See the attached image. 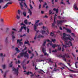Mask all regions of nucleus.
I'll return each instance as SVG.
<instances>
[{"label": "nucleus", "instance_id": "423d86ee", "mask_svg": "<svg viewBox=\"0 0 78 78\" xmlns=\"http://www.w3.org/2000/svg\"><path fill=\"white\" fill-rule=\"evenodd\" d=\"M14 32L12 31L11 35L12 36V41H14V39H15L16 38V37H15V36H14Z\"/></svg>", "mask_w": 78, "mask_h": 78}, {"label": "nucleus", "instance_id": "5701e85b", "mask_svg": "<svg viewBox=\"0 0 78 78\" xmlns=\"http://www.w3.org/2000/svg\"><path fill=\"white\" fill-rule=\"evenodd\" d=\"M59 46H58V47L57 51H61V47H59Z\"/></svg>", "mask_w": 78, "mask_h": 78}, {"label": "nucleus", "instance_id": "2eb2a0df", "mask_svg": "<svg viewBox=\"0 0 78 78\" xmlns=\"http://www.w3.org/2000/svg\"><path fill=\"white\" fill-rule=\"evenodd\" d=\"M24 22L25 24L26 25H28V20H26L24 21Z\"/></svg>", "mask_w": 78, "mask_h": 78}, {"label": "nucleus", "instance_id": "79ce46f5", "mask_svg": "<svg viewBox=\"0 0 78 78\" xmlns=\"http://www.w3.org/2000/svg\"><path fill=\"white\" fill-rule=\"evenodd\" d=\"M23 68L24 69V70H25L26 69V67H25L24 65H23Z\"/></svg>", "mask_w": 78, "mask_h": 78}, {"label": "nucleus", "instance_id": "37998d69", "mask_svg": "<svg viewBox=\"0 0 78 78\" xmlns=\"http://www.w3.org/2000/svg\"><path fill=\"white\" fill-rule=\"evenodd\" d=\"M21 26H22V25H23L24 27H25V25L24 24H23V23H21L20 24Z\"/></svg>", "mask_w": 78, "mask_h": 78}, {"label": "nucleus", "instance_id": "ea45409f", "mask_svg": "<svg viewBox=\"0 0 78 78\" xmlns=\"http://www.w3.org/2000/svg\"><path fill=\"white\" fill-rule=\"evenodd\" d=\"M23 36H26V35L25 34H24V35H23L20 36V37H23Z\"/></svg>", "mask_w": 78, "mask_h": 78}, {"label": "nucleus", "instance_id": "412c9836", "mask_svg": "<svg viewBox=\"0 0 78 78\" xmlns=\"http://www.w3.org/2000/svg\"><path fill=\"white\" fill-rule=\"evenodd\" d=\"M37 37L38 38H40L41 37H44L43 36L39 35Z\"/></svg>", "mask_w": 78, "mask_h": 78}, {"label": "nucleus", "instance_id": "39448f33", "mask_svg": "<svg viewBox=\"0 0 78 78\" xmlns=\"http://www.w3.org/2000/svg\"><path fill=\"white\" fill-rule=\"evenodd\" d=\"M16 18L17 20H20V10H18V13L16 15Z\"/></svg>", "mask_w": 78, "mask_h": 78}, {"label": "nucleus", "instance_id": "7c9ffc66", "mask_svg": "<svg viewBox=\"0 0 78 78\" xmlns=\"http://www.w3.org/2000/svg\"><path fill=\"white\" fill-rule=\"evenodd\" d=\"M46 44V41H44V43L43 44V46H45Z\"/></svg>", "mask_w": 78, "mask_h": 78}, {"label": "nucleus", "instance_id": "ddd939ff", "mask_svg": "<svg viewBox=\"0 0 78 78\" xmlns=\"http://www.w3.org/2000/svg\"><path fill=\"white\" fill-rule=\"evenodd\" d=\"M68 69L69 70V71H70L71 72H72L73 73H76V72L75 71L73 70L72 69H69V68H68Z\"/></svg>", "mask_w": 78, "mask_h": 78}, {"label": "nucleus", "instance_id": "dca6fc26", "mask_svg": "<svg viewBox=\"0 0 78 78\" xmlns=\"http://www.w3.org/2000/svg\"><path fill=\"white\" fill-rule=\"evenodd\" d=\"M53 10L55 11L56 13H58V9H56L55 8H54L53 9Z\"/></svg>", "mask_w": 78, "mask_h": 78}, {"label": "nucleus", "instance_id": "a878e982", "mask_svg": "<svg viewBox=\"0 0 78 78\" xmlns=\"http://www.w3.org/2000/svg\"><path fill=\"white\" fill-rule=\"evenodd\" d=\"M9 28H7L5 30V32L6 33H7V32H8V31H9Z\"/></svg>", "mask_w": 78, "mask_h": 78}, {"label": "nucleus", "instance_id": "58836bf2", "mask_svg": "<svg viewBox=\"0 0 78 78\" xmlns=\"http://www.w3.org/2000/svg\"><path fill=\"white\" fill-rule=\"evenodd\" d=\"M52 13V12L51 11V10H50L49 11V14H51V13Z\"/></svg>", "mask_w": 78, "mask_h": 78}, {"label": "nucleus", "instance_id": "b1692460", "mask_svg": "<svg viewBox=\"0 0 78 78\" xmlns=\"http://www.w3.org/2000/svg\"><path fill=\"white\" fill-rule=\"evenodd\" d=\"M23 16H24V17H26V16H27V13H26V12H23Z\"/></svg>", "mask_w": 78, "mask_h": 78}, {"label": "nucleus", "instance_id": "2f4dec72", "mask_svg": "<svg viewBox=\"0 0 78 78\" xmlns=\"http://www.w3.org/2000/svg\"><path fill=\"white\" fill-rule=\"evenodd\" d=\"M47 5V4L45 2H44V4L43 5V8H45V5Z\"/></svg>", "mask_w": 78, "mask_h": 78}, {"label": "nucleus", "instance_id": "052dcab7", "mask_svg": "<svg viewBox=\"0 0 78 78\" xmlns=\"http://www.w3.org/2000/svg\"><path fill=\"white\" fill-rule=\"evenodd\" d=\"M62 51H64V47L62 48Z\"/></svg>", "mask_w": 78, "mask_h": 78}, {"label": "nucleus", "instance_id": "0eeeda50", "mask_svg": "<svg viewBox=\"0 0 78 78\" xmlns=\"http://www.w3.org/2000/svg\"><path fill=\"white\" fill-rule=\"evenodd\" d=\"M63 22H64V20H61L60 21H57V23L58 25H62V23H63Z\"/></svg>", "mask_w": 78, "mask_h": 78}, {"label": "nucleus", "instance_id": "4c0bfd02", "mask_svg": "<svg viewBox=\"0 0 78 78\" xmlns=\"http://www.w3.org/2000/svg\"><path fill=\"white\" fill-rule=\"evenodd\" d=\"M12 2H10L7 3V5H11V4H12Z\"/></svg>", "mask_w": 78, "mask_h": 78}, {"label": "nucleus", "instance_id": "f03ea898", "mask_svg": "<svg viewBox=\"0 0 78 78\" xmlns=\"http://www.w3.org/2000/svg\"><path fill=\"white\" fill-rule=\"evenodd\" d=\"M20 56H24L25 58H27V59L29 58V55L27 53V51H26L25 52H22L20 54Z\"/></svg>", "mask_w": 78, "mask_h": 78}, {"label": "nucleus", "instance_id": "4468645a", "mask_svg": "<svg viewBox=\"0 0 78 78\" xmlns=\"http://www.w3.org/2000/svg\"><path fill=\"white\" fill-rule=\"evenodd\" d=\"M28 12L29 13V14H30V16H31V15H32V12H31V11L30 9H28Z\"/></svg>", "mask_w": 78, "mask_h": 78}, {"label": "nucleus", "instance_id": "c756f323", "mask_svg": "<svg viewBox=\"0 0 78 78\" xmlns=\"http://www.w3.org/2000/svg\"><path fill=\"white\" fill-rule=\"evenodd\" d=\"M12 62H11V63L9 65V67H11L12 66Z\"/></svg>", "mask_w": 78, "mask_h": 78}, {"label": "nucleus", "instance_id": "6ab92c4d", "mask_svg": "<svg viewBox=\"0 0 78 78\" xmlns=\"http://www.w3.org/2000/svg\"><path fill=\"white\" fill-rule=\"evenodd\" d=\"M20 5L21 6V9H23V5L21 3H20Z\"/></svg>", "mask_w": 78, "mask_h": 78}, {"label": "nucleus", "instance_id": "0e129e2a", "mask_svg": "<svg viewBox=\"0 0 78 78\" xmlns=\"http://www.w3.org/2000/svg\"><path fill=\"white\" fill-rule=\"evenodd\" d=\"M52 41L53 42H55V41H56V40L55 39H52Z\"/></svg>", "mask_w": 78, "mask_h": 78}, {"label": "nucleus", "instance_id": "49530a36", "mask_svg": "<svg viewBox=\"0 0 78 78\" xmlns=\"http://www.w3.org/2000/svg\"><path fill=\"white\" fill-rule=\"evenodd\" d=\"M29 41L27 42V41H25L24 42V44H28V42Z\"/></svg>", "mask_w": 78, "mask_h": 78}, {"label": "nucleus", "instance_id": "aec40b11", "mask_svg": "<svg viewBox=\"0 0 78 78\" xmlns=\"http://www.w3.org/2000/svg\"><path fill=\"white\" fill-rule=\"evenodd\" d=\"M74 8L75 9H76V10H78V9H78V8H77V6H76V5H74Z\"/></svg>", "mask_w": 78, "mask_h": 78}, {"label": "nucleus", "instance_id": "864d4df0", "mask_svg": "<svg viewBox=\"0 0 78 78\" xmlns=\"http://www.w3.org/2000/svg\"><path fill=\"white\" fill-rule=\"evenodd\" d=\"M8 37H7L5 39L6 42H7V41H8Z\"/></svg>", "mask_w": 78, "mask_h": 78}, {"label": "nucleus", "instance_id": "de8ad7c7", "mask_svg": "<svg viewBox=\"0 0 78 78\" xmlns=\"http://www.w3.org/2000/svg\"><path fill=\"white\" fill-rule=\"evenodd\" d=\"M66 2H67V3H68V5H70V3L69 2V0H67L66 1Z\"/></svg>", "mask_w": 78, "mask_h": 78}, {"label": "nucleus", "instance_id": "69168bd1", "mask_svg": "<svg viewBox=\"0 0 78 78\" xmlns=\"http://www.w3.org/2000/svg\"><path fill=\"white\" fill-rule=\"evenodd\" d=\"M63 29H64L65 30H66L67 29V28H66L64 27H63Z\"/></svg>", "mask_w": 78, "mask_h": 78}, {"label": "nucleus", "instance_id": "09e8293b", "mask_svg": "<svg viewBox=\"0 0 78 78\" xmlns=\"http://www.w3.org/2000/svg\"><path fill=\"white\" fill-rule=\"evenodd\" d=\"M30 9H33V6H32V5H31V4H30Z\"/></svg>", "mask_w": 78, "mask_h": 78}, {"label": "nucleus", "instance_id": "680f3d73", "mask_svg": "<svg viewBox=\"0 0 78 78\" xmlns=\"http://www.w3.org/2000/svg\"><path fill=\"white\" fill-rule=\"evenodd\" d=\"M23 45V43L22 42H20V45Z\"/></svg>", "mask_w": 78, "mask_h": 78}, {"label": "nucleus", "instance_id": "f8f14e48", "mask_svg": "<svg viewBox=\"0 0 78 78\" xmlns=\"http://www.w3.org/2000/svg\"><path fill=\"white\" fill-rule=\"evenodd\" d=\"M65 55V57H66V58H70V56H69V54H65L64 55Z\"/></svg>", "mask_w": 78, "mask_h": 78}, {"label": "nucleus", "instance_id": "4be33fe9", "mask_svg": "<svg viewBox=\"0 0 78 78\" xmlns=\"http://www.w3.org/2000/svg\"><path fill=\"white\" fill-rule=\"evenodd\" d=\"M42 51L43 53H44V52H45L46 51V50H45V48H43L42 49Z\"/></svg>", "mask_w": 78, "mask_h": 78}, {"label": "nucleus", "instance_id": "7ed1b4c3", "mask_svg": "<svg viewBox=\"0 0 78 78\" xmlns=\"http://www.w3.org/2000/svg\"><path fill=\"white\" fill-rule=\"evenodd\" d=\"M57 57H58L59 58H62L63 61L66 62V58H65V55H57Z\"/></svg>", "mask_w": 78, "mask_h": 78}, {"label": "nucleus", "instance_id": "4d7b16f0", "mask_svg": "<svg viewBox=\"0 0 78 78\" xmlns=\"http://www.w3.org/2000/svg\"><path fill=\"white\" fill-rule=\"evenodd\" d=\"M42 24V23H39L38 25L40 26H41V25Z\"/></svg>", "mask_w": 78, "mask_h": 78}, {"label": "nucleus", "instance_id": "bb28decb", "mask_svg": "<svg viewBox=\"0 0 78 78\" xmlns=\"http://www.w3.org/2000/svg\"><path fill=\"white\" fill-rule=\"evenodd\" d=\"M68 44H66V45H69L70 44V46H72V42H70V41H69V43H68Z\"/></svg>", "mask_w": 78, "mask_h": 78}, {"label": "nucleus", "instance_id": "f257e3e1", "mask_svg": "<svg viewBox=\"0 0 78 78\" xmlns=\"http://www.w3.org/2000/svg\"><path fill=\"white\" fill-rule=\"evenodd\" d=\"M66 35V34L65 33H63V39L65 40V44H66V45H67L69 44V43H68L67 42V41L68 40H69L70 41H72V40L70 39V38L69 37H65Z\"/></svg>", "mask_w": 78, "mask_h": 78}, {"label": "nucleus", "instance_id": "c85d7f7f", "mask_svg": "<svg viewBox=\"0 0 78 78\" xmlns=\"http://www.w3.org/2000/svg\"><path fill=\"white\" fill-rule=\"evenodd\" d=\"M77 63H78V62H76L75 63V66L76 68V69H78V67H77V65H76V64H77Z\"/></svg>", "mask_w": 78, "mask_h": 78}, {"label": "nucleus", "instance_id": "6e6552de", "mask_svg": "<svg viewBox=\"0 0 78 78\" xmlns=\"http://www.w3.org/2000/svg\"><path fill=\"white\" fill-rule=\"evenodd\" d=\"M38 26V24H35L34 25V30H35V31H36V29H37V27Z\"/></svg>", "mask_w": 78, "mask_h": 78}, {"label": "nucleus", "instance_id": "338daca9", "mask_svg": "<svg viewBox=\"0 0 78 78\" xmlns=\"http://www.w3.org/2000/svg\"><path fill=\"white\" fill-rule=\"evenodd\" d=\"M37 36V35H36L35 37H34V39L35 40H36V37Z\"/></svg>", "mask_w": 78, "mask_h": 78}, {"label": "nucleus", "instance_id": "e433bc0d", "mask_svg": "<svg viewBox=\"0 0 78 78\" xmlns=\"http://www.w3.org/2000/svg\"><path fill=\"white\" fill-rule=\"evenodd\" d=\"M45 31L44 30L42 31L41 33L42 34H45Z\"/></svg>", "mask_w": 78, "mask_h": 78}, {"label": "nucleus", "instance_id": "c9c22d12", "mask_svg": "<svg viewBox=\"0 0 78 78\" xmlns=\"http://www.w3.org/2000/svg\"><path fill=\"white\" fill-rule=\"evenodd\" d=\"M15 63L16 64H20V61H19V60H18V62H17V61H16Z\"/></svg>", "mask_w": 78, "mask_h": 78}, {"label": "nucleus", "instance_id": "72a5a7b5", "mask_svg": "<svg viewBox=\"0 0 78 78\" xmlns=\"http://www.w3.org/2000/svg\"><path fill=\"white\" fill-rule=\"evenodd\" d=\"M24 4L25 5H24L25 7L26 8H28V6H27V4H26V3H24Z\"/></svg>", "mask_w": 78, "mask_h": 78}, {"label": "nucleus", "instance_id": "c03bdc74", "mask_svg": "<svg viewBox=\"0 0 78 78\" xmlns=\"http://www.w3.org/2000/svg\"><path fill=\"white\" fill-rule=\"evenodd\" d=\"M39 21H40V20H37L36 21V22L35 23V24H36V23H39Z\"/></svg>", "mask_w": 78, "mask_h": 78}, {"label": "nucleus", "instance_id": "6e6d98bb", "mask_svg": "<svg viewBox=\"0 0 78 78\" xmlns=\"http://www.w3.org/2000/svg\"><path fill=\"white\" fill-rule=\"evenodd\" d=\"M26 60H24L23 61V62L21 64L22 65L23 64H24V63L25 62Z\"/></svg>", "mask_w": 78, "mask_h": 78}, {"label": "nucleus", "instance_id": "3c124183", "mask_svg": "<svg viewBox=\"0 0 78 78\" xmlns=\"http://www.w3.org/2000/svg\"><path fill=\"white\" fill-rule=\"evenodd\" d=\"M20 1H21V3H23V2L24 1V2H25V0H20Z\"/></svg>", "mask_w": 78, "mask_h": 78}, {"label": "nucleus", "instance_id": "393cba45", "mask_svg": "<svg viewBox=\"0 0 78 78\" xmlns=\"http://www.w3.org/2000/svg\"><path fill=\"white\" fill-rule=\"evenodd\" d=\"M0 56H3V57H4V56H5V55L4 54L1 53L0 54Z\"/></svg>", "mask_w": 78, "mask_h": 78}, {"label": "nucleus", "instance_id": "5fc2aeb1", "mask_svg": "<svg viewBox=\"0 0 78 78\" xmlns=\"http://www.w3.org/2000/svg\"><path fill=\"white\" fill-rule=\"evenodd\" d=\"M52 52H57V50H56V49L55 50H53L52 51Z\"/></svg>", "mask_w": 78, "mask_h": 78}, {"label": "nucleus", "instance_id": "f3484780", "mask_svg": "<svg viewBox=\"0 0 78 78\" xmlns=\"http://www.w3.org/2000/svg\"><path fill=\"white\" fill-rule=\"evenodd\" d=\"M30 73V74H33V73L32 72H30V71H29L28 72L26 73V74L27 75H29V74Z\"/></svg>", "mask_w": 78, "mask_h": 78}, {"label": "nucleus", "instance_id": "e2e57ef3", "mask_svg": "<svg viewBox=\"0 0 78 78\" xmlns=\"http://www.w3.org/2000/svg\"><path fill=\"white\" fill-rule=\"evenodd\" d=\"M28 53L30 54H31V51H30L29 50Z\"/></svg>", "mask_w": 78, "mask_h": 78}, {"label": "nucleus", "instance_id": "a18cd8bd", "mask_svg": "<svg viewBox=\"0 0 78 78\" xmlns=\"http://www.w3.org/2000/svg\"><path fill=\"white\" fill-rule=\"evenodd\" d=\"M5 67H6V66L5 65L2 66V67L3 69H5Z\"/></svg>", "mask_w": 78, "mask_h": 78}, {"label": "nucleus", "instance_id": "f704fd0d", "mask_svg": "<svg viewBox=\"0 0 78 78\" xmlns=\"http://www.w3.org/2000/svg\"><path fill=\"white\" fill-rule=\"evenodd\" d=\"M54 35H55V34H53V33L52 32H51V34H50V35L51 36H54Z\"/></svg>", "mask_w": 78, "mask_h": 78}, {"label": "nucleus", "instance_id": "1a4fd4ad", "mask_svg": "<svg viewBox=\"0 0 78 78\" xmlns=\"http://www.w3.org/2000/svg\"><path fill=\"white\" fill-rule=\"evenodd\" d=\"M43 29H45V30L46 31H47V32L48 33V34H49V32H48V28L47 27H45L44 26H43Z\"/></svg>", "mask_w": 78, "mask_h": 78}, {"label": "nucleus", "instance_id": "603ef678", "mask_svg": "<svg viewBox=\"0 0 78 78\" xmlns=\"http://www.w3.org/2000/svg\"><path fill=\"white\" fill-rule=\"evenodd\" d=\"M44 18H48V16H46V15H45V16L43 17Z\"/></svg>", "mask_w": 78, "mask_h": 78}, {"label": "nucleus", "instance_id": "9d476101", "mask_svg": "<svg viewBox=\"0 0 78 78\" xmlns=\"http://www.w3.org/2000/svg\"><path fill=\"white\" fill-rule=\"evenodd\" d=\"M60 45H58V44L56 45V44H53L52 46V47L53 48H55V47H59Z\"/></svg>", "mask_w": 78, "mask_h": 78}, {"label": "nucleus", "instance_id": "a19ab883", "mask_svg": "<svg viewBox=\"0 0 78 78\" xmlns=\"http://www.w3.org/2000/svg\"><path fill=\"white\" fill-rule=\"evenodd\" d=\"M44 56H46L47 55V56H48V54H47V53L46 52H44Z\"/></svg>", "mask_w": 78, "mask_h": 78}, {"label": "nucleus", "instance_id": "bf43d9fd", "mask_svg": "<svg viewBox=\"0 0 78 78\" xmlns=\"http://www.w3.org/2000/svg\"><path fill=\"white\" fill-rule=\"evenodd\" d=\"M52 27H55V23H53L52 25Z\"/></svg>", "mask_w": 78, "mask_h": 78}, {"label": "nucleus", "instance_id": "774afa93", "mask_svg": "<svg viewBox=\"0 0 78 78\" xmlns=\"http://www.w3.org/2000/svg\"><path fill=\"white\" fill-rule=\"evenodd\" d=\"M55 19H56V17L54 16V22H55Z\"/></svg>", "mask_w": 78, "mask_h": 78}, {"label": "nucleus", "instance_id": "20e7f679", "mask_svg": "<svg viewBox=\"0 0 78 78\" xmlns=\"http://www.w3.org/2000/svg\"><path fill=\"white\" fill-rule=\"evenodd\" d=\"M12 70L15 72V74H16L17 75H18V73H19V72H18L19 68H17V69H16V68H12Z\"/></svg>", "mask_w": 78, "mask_h": 78}, {"label": "nucleus", "instance_id": "8fccbe9b", "mask_svg": "<svg viewBox=\"0 0 78 78\" xmlns=\"http://www.w3.org/2000/svg\"><path fill=\"white\" fill-rule=\"evenodd\" d=\"M61 4H63V5H66V4L65 3H64V2H61L60 3Z\"/></svg>", "mask_w": 78, "mask_h": 78}, {"label": "nucleus", "instance_id": "473e14b6", "mask_svg": "<svg viewBox=\"0 0 78 78\" xmlns=\"http://www.w3.org/2000/svg\"><path fill=\"white\" fill-rule=\"evenodd\" d=\"M66 30H67V32H69V33H71V30H70L67 29Z\"/></svg>", "mask_w": 78, "mask_h": 78}, {"label": "nucleus", "instance_id": "cd10ccee", "mask_svg": "<svg viewBox=\"0 0 78 78\" xmlns=\"http://www.w3.org/2000/svg\"><path fill=\"white\" fill-rule=\"evenodd\" d=\"M15 50H16V51H17L18 53H19L20 51H19V49H18V48H15Z\"/></svg>", "mask_w": 78, "mask_h": 78}, {"label": "nucleus", "instance_id": "9b49d317", "mask_svg": "<svg viewBox=\"0 0 78 78\" xmlns=\"http://www.w3.org/2000/svg\"><path fill=\"white\" fill-rule=\"evenodd\" d=\"M17 44L18 47L19 48V47H20V40H17Z\"/></svg>", "mask_w": 78, "mask_h": 78}, {"label": "nucleus", "instance_id": "13d9d810", "mask_svg": "<svg viewBox=\"0 0 78 78\" xmlns=\"http://www.w3.org/2000/svg\"><path fill=\"white\" fill-rule=\"evenodd\" d=\"M27 33H29V32H30V29L27 28Z\"/></svg>", "mask_w": 78, "mask_h": 78}, {"label": "nucleus", "instance_id": "a211bd4d", "mask_svg": "<svg viewBox=\"0 0 78 78\" xmlns=\"http://www.w3.org/2000/svg\"><path fill=\"white\" fill-rule=\"evenodd\" d=\"M8 4H6L5 5H4V6L3 7V8L4 9H5V8H7V7H8Z\"/></svg>", "mask_w": 78, "mask_h": 78}]
</instances>
